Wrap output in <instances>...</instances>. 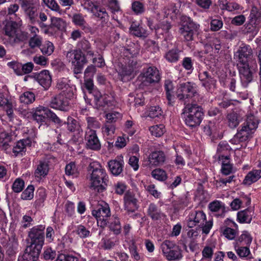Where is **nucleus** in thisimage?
<instances>
[{"label":"nucleus","mask_w":261,"mask_h":261,"mask_svg":"<svg viewBox=\"0 0 261 261\" xmlns=\"http://www.w3.org/2000/svg\"><path fill=\"white\" fill-rule=\"evenodd\" d=\"M198 78L202 86L208 92L212 93L216 89L217 81L208 71L200 70L198 72Z\"/></svg>","instance_id":"17"},{"label":"nucleus","mask_w":261,"mask_h":261,"mask_svg":"<svg viewBox=\"0 0 261 261\" xmlns=\"http://www.w3.org/2000/svg\"><path fill=\"white\" fill-rule=\"evenodd\" d=\"M163 111L161 108L159 106H151L149 107L148 111L147 116L151 118L160 117L163 116Z\"/></svg>","instance_id":"59"},{"label":"nucleus","mask_w":261,"mask_h":261,"mask_svg":"<svg viewBox=\"0 0 261 261\" xmlns=\"http://www.w3.org/2000/svg\"><path fill=\"white\" fill-rule=\"evenodd\" d=\"M56 256L57 252L55 250L51 247H46L44 249L41 258L45 260H53L55 259Z\"/></svg>","instance_id":"58"},{"label":"nucleus","mask_w":261,"mask_h":261,"mask_svg":"<svg viewBox=\"0 0 261 261\" xmlns=\"http://www.w3.org/2000/svg\"><path fill=\"white\" fill-rule=\"evenodd\" d=\"M83 5L85 9L91 12L95 17L101 20L102 25L107 23L109 16L106 9L101 6L99 3L86 1Z\"/></svg>","instance_id":"13"},{"label":"nucleus","mask_w":261,"mask_h":261,"mask_svg":"<svg viewBox=\"0 0 261 261\" xmlns=\"http://www.w3.org/2000/svg\"><path fill=\"white\" fill-rule=\"evenodd\" d=\"M234 248L237 255L240 258L246 259H249L253 258L250 250V247L234 244Z\"/></svg>","instance_id":"41"},{"label":"nucleus","mask_w":261,"mask_h":261,"mask_svg":"<svg viewBox=\"0 0 261 261\" xmlns=\"http://www.w3.org/2000/svg\"><path fill=\"white\" fill-rule=\"evenodd\" d=\"M140 51L139 45L133 42H130L124 47L123 54L126 58L125 61H132V60H137L136 57Z\"/></svg>","instance_id":"23"},{"label":"nucleus","mask_w":261,"mask_h":261,"mask_svg":"<svg viewBox=\"0 0 261 261\" xmlns=\"http://www.w3.org/2000/svg\"><path fill=\"white\" fill-rule=\"evenodd\" d=\"M199 27L200 25L191 17L186 15L181 16L178 32L182 41L191 49L195 48Z\"/></svg>","instance_id":"3"},{"label":"nucleus","mask_w":261,"mask_h":261,"mask_svg":"<svg viewBox=\"0 0 261 261\" xmlns=\"http://www.w3.org/2000/svg\"><path fill=\"white\" fill-rule=\"evenodd\" d=\"M124 162L123 160H111L108 162V166L111 173L115 175H119L123 171Z\"/></svg>","instance_id":"39"},{"label":"nucleus","mask_w":261,"mask_h":261,"mask_svg":"<svg viewBox=\"0 0 261 261\" xmlns=\"http://www.w3.org/2000/svg\"><path fill=\"white\" fill-rule=\"evenodd\" d=\"M125 65H123L120 71V75L122 76V80H124V78L127 76H130L134 71L136 68L137 61V60H132V61H125Z\"/></svg>","instance_id":"38"},{"label":"nucleus","mask_w":261,"mask_h":261,"mask_svg":"<svg viewBox=\"0 0 261 261\" xmlns=\"http://www.w3.org/2000/svg\"><path fill=\"white\" fill-rule=\"evenodd\" d=\"M129 31L132 34L139 38L144 39L148 36L147 30L140 24L134 22L131 24Z\"/></svg>","instance_id":"40"},{"label":"nucleus","mask_w":261,"mask_h":261,"mask_svg":"<svg viewBox=\"0 0 261 261\" xmlns=\"http://www.w3.org/2000/svg\"><path fill=\"white\" fill-rule=\"evenodd\" d=\"M67 92H61L51 97L49 106L51 108L63 112H67L71 108V100L74 97L73 92L68 89Z\"/></svg>","instance_id":"9"},{"label":"nucleus","mask_w":261,"mask_h":261,"mask_svg":"<svg viewBox=\"0 0 261 261\" xmlns=\"http://www.w3.org/2000/svg\"><path fill=\"white\" fill-rule=\"evenodd\" d=\"M32 139L29 137L17 141L13 148V152L15 156H23L25 154L27 147L32 145Z\"/></svg>","instance_id":"25"},{"label":"nucleus","mask_w":261,"mask_h":261,"mask_svg":"<svg viewBox=\"0 0 261 261\" xmlns=\"http://www.w3.org/2000/svg\"><path fill=\"white\" fill-rule=\"evenodd\" d=\"M23 11L29 18L30 22L32 24H35L37 21L38 15L37 7L34 5Z\"/></svg>","instance_id":"51"},{"label":"nucleus","mask_w":261,"mask_h":261,"mask_svg":"<svg viewBox=\"0 0 261 261\" xmlns=\"http://www.w3.org/2000/svg\"><path fill=\"white\" fill-rule=\"evenodd\" d=\"M261 28V12L256 7L253 6L250 11L248 20L242 29L244 35H249L254 38Z\"/></svg>","instance_id":"8"},{"label":"nucleus","mask_w":261,"mask_h":261,"mask_svg":"<svg viewBox=\"0 0 261 261\" xmlns=\"http://www.w3.org/2000/svg\"><path fill=\"white\" fill-rule=\"evenodd\" d=\"M46 190L44 188H38L36 192V200L34 202L36 208H40L43 206V203L46 198Z\"/></svg>","instance_id":"44"},{"label":"nucleus","mask_w":261,"mask_h":261,"mask_svg":"<svg viewBox=\"0 0 261 261\" xmlns=\"http://www.w3.org/2000/svg\"><path fill=\"white\" fill-rule=\"evenodd\" d=\"M108 227L114 234L116 236L119 234L121 232L120 219L118 217H113L109 223Z\"/></svg>","instance_id":"46"},{"label":"nucleus","mask_w":261,"mask_h":261,"mask_svg":"<svg viewBox=\"0 0 261 261\" xmlns=\"http://www.w3.org/2000/svg\"><path fill=\"white\" fill-rule=\"evenodd\" d=\"M218 160L222 161L221 171L225 175H229L232 170V165L230 164V158L229 155L224 154H219Z\"/></svg>","instance_id":"34"},{"label":"nucleus","mask_w":261,"mask_h":261,"mask_svg":"<svg viewBox=\"0 0 261 261\" xmlns=\"http://www.w3.org/2000/svg\"><path fill=\"white\" fill-rule=\"evenodd\" d=\"M131 9L136 15H142L146 11L145 4L139 1H135L132 2Z\"/></svg>","instance_id":"48"},{"label":"nucleus","mask_w":261,"mask_h":261,"mask_svg":"<svg viewBox=\"0 0 261 261\" xmlns=\"http://www.w3.org/2000/svg\"><path fill=\"white\" fill-rule=\"evenodd\" d=\"M0 107L7 110L13 108L12 102L8 99L7 94L0 90Z\"/></svg>","instance_id":"52"},{"label":"nucleus","mask_w":261,"mask_h":261,"mask_svg":"<svg viewBox=\"0 0 261 261\" xmlns=\"http://www.w3.org/2000/svg\"><path fill=\"white\" fill-rule=\"evenodd\" d=\"M42 43V37L40 36H33L29 40V46L31 49L40 48Z\"/></svg>","instance_id":"64"},{"label":"nucleus","mask_w":261,"mask_h":261,"mask_svg":"<svg viewBox=\"0 0 261 261\" xmlns=\"http://www.w3.org/2000/svg\"><path fill=\"white\" fill-rule=\"evenodd\" d=\"M167 105L174 106L177 98V86L175 87L174 82L170 80H166L163 85Z\"/></svg>","instance_id":"15"},{"label":"nucleus","mask_w":261,"mask_h":261,"mask_svg":"<svg viewBox=\"0 0 261 261\" xmlns=\"http://www.w3.org/2000/svg\"><path fill=\"white\" fill-rule=\"evenodd\" d=\"M24 181L22 178H17L12 185V190L13 192L19 193L22 191L24 188Z\"/></svg>","instance_id":"60"},{"label":"nucleus","mask_w":261,"mask_h":261,"mask_svg":"<svg viewBox=\"0 0 261 261\" xmlns=\"http://www.w3.org/2000/svg\"><path fill=\"white\" fill-rule=\"evenodd\" d=\"M94 102L97 109H102L111 105L112 98L108 95H102L98 90H95Z\"/></svg>","instance_id":"24"},{"label":"nucleus","mask_w":261,"mask_h":261,"mask_svg":"<svg viewBox=\"0 0 261 261\" xmlns=\"http://www.w3.org/2000/svg\"><path fill=\"white\" fill-rule=\"evenodd\" d=\"M213 226V220L212 218L202 223L201 225L199 224L195 228L190 229L187 232V236L189 238H196L199 233L200 230L202 233L205 236L207 235Z\"/></svg>","instance_id":"19"},{"label":"nucleus","mask_w":261,"mask_h":261,"mask_svg":"<svg viewBox=\"0 0 261 261\" xmlns=\"http://www.w3.org/2000/svg\"><path fill=\"white\" fill-rule=\"evenodd\" d=\"M151 176L160 181H165L168 178L166 172L161 168L153 170L151 173Z\"/></svg>","instance_id":"54"},{"label":"nucleus","mask_w":261,"mask_h":261,"mask_svg":"<svg viewBox=\"0 0 261 261\" xmlns=\"http://www.w3.org/2000/svg\"><path fill=\"white\" fill-rule=\"evenodd\" d=\"M208 208L212 212L218 213V216L223 217L226 212L225 205L223 202L215 200L208 204Z\"/></svg>","instance_id":"35"},{"label":"nucleus","mask_w":261,"mask_h":261,"mask_svg":"<svg viewBox=\"0 0 261 261\" xmlns=\"http://www.w3.org/2000/svg\"><path fill=\"white\" fill-rule=\"evenodd\" d=\"M198 95L197 86L193 82H187L177 85V98L181 102L185 103Z\"/></svg>","instance_id":"11"},{"label":"nucleus","mask_w":261,"mask_h":261,"mask_svg":"<svg viewBox=\"0 0 261 261\" xmlns=\"http://www.w3.org/2000/svg\"><path fill=\"white\" fill-rule=\"evenodd\" d=\"M85 141L87 149L93 151H98L101 149V143L96 130L89 129L86 130Z\"/></svg>","instance_id":"16"},{"label":"nucleus","mask_w":261,"mask_h":261,"mask_svg":"<svg viewBox=\"0 0 261 261\" xmlns=\"http://www.w3.org/2000/svg\"><path fill=\"white\" fill-rule=\"evenodd\" d=\"M6 115L7 116L8 124L10 127L11 131L15 133L18 130L21 125V120L14 115L13 108L7 110Z\"/></svg>","instance_id":"26"},{"label":"nucleus","mask_w":261,"mask_h":261,"mask_svg":"<svg viewBox=\"0 0 261 261\" xmlns=\"http://www.w3.org/2000/svg\"><path fill=\"white\" fill-rule=\"evenodd\" d=\"M160 247L163 255L168 260H179L183 256L181 249L174 241L166 240L162 243Z\"/></svg>","instance_id":"12"},{"label":"nucleus","mask_w":261,"mask_h":261,"mask_svg":"<svg viewBox=\"0 0 261 261\" xmlns=\"http://www.w3.org/2000/svg\"><path fill=\"white\" fill-rule=\"evenodd\" d=\"M18 29V24L15 21H9L6 22L4 31L5 35L9 37H14Z\"/></svg>","instance_id":"47"},{"label":"nucleus","mask_w":261,"mask_h":261,"mask_svg":"<svg viewBox=\"0 0 261 261\" xmlns=\"http://www.w3.org/2000/svg\"><path fill=\"white\" fill-rule=\"evenodd\" d=\"M72 22L77 27L81 28L85 32H89L90 27L85 20L83 14L81 13H75L71 18Z\"/></svg>","instance_id":"30"},{"label":"nucleus","mask_w":261,"mask_h":261,"mask_svg":"<svg viewBox=\"0 0 261 261\" xmlns=\"http://www.w3.org/2000/svg\"><path fill=\"white\" fill-rule=\"evenodd\" d=\"M45 225H38L28 232V242L26 247L41 253L45 241Z\"/></svg>","instance_id":"7"},{"label":"nucleus","mask_w":261,"mask_h":261,"mask_svg":"<svg viewBox=\"0 0 261 261\" xmlns=\"http://www.w3.org/2000/svg\"><path fill=\"white\" fill-rule=\"evenodd\" d=\"M141 74L143 82L147 84L157 83L161 80L159 71L155 66H149L144 68Z\"/></svg>","instance_id":"18"},{"label":"nucleus","mask_w":261,"mask_h":261,"mask_svg":"<svg viewBox=\"0 0 261 261\" xmlns=\"http://www.w3.org/2000/svg\"><path fill=\"white\" fill-rule=\"evenodd\" d=\"M181 64L183 68L188 71V73H191L193 72L194 66L193 60L192 59V58L189 57H185L181 61Z\"/></svg>","instance_id":"63"},{"label":"nucleus","mask_w":261,"mask_h":261,"mask_svg":"<svg viewBox=\"0 0 261 261\" xmlns=\"http://www.w3.org/2000/svg\"><path fill=\"white\" fill-rule=\"evenodd\" d=\"M147 216L154 222H161L166 218V215L154 203H150L147 210Z\"/></svg>","instance_id":"20"},{"label":"nucleus","mask_w":261,"mask_h":261,"mask_svg":"<svg viewBox=\"0 0 261 261\" xmlns=\"http://www.w3.org/2000/svg\"><path fill=\"white\" fill-rule=\"evenodd\" d=\"M253 214L254 210L251 207H247L237 213V220L241 224H250L252 220Z\"/></svg>","instance_id":"28"},{"label":"nucleus","mask_w":261,"mask_h":261,"mask_svg":"<svg viewBox=\"0 0 261 261\" xmlns=\"http://www.w3.org/2000/svg\"><path fill=\"white\" fill-rule=\"evenodd\" d=\"M75 232L82 239H85L90 236V231L82 224L75 227Z\"/></svg>","instance_id":"62"},{"label":"nucleus","mask_w":261,"mask_h":261,"mask_svg":"<svg viewBox=\"0 0 261 261\" xmlns=\"http://www.w3.org/2000/svg\"><path fill=\"white\" fill-rule=\"evenodd\" d=\"M40 252L26 247L22 255H19L17 261H38Z\"/></svg>","instance_id":"32"},{"label":"nucleus","mask_w":261,"mask_h":261,"mask_svg":"<svg viewBox=\"0 0 261 261\" xmlns=\"http://www.w3.org/2000/svg\"><path fill=\"white\" fill-rule=\"evenodd\" d=\"M190 219H194L198 225L199 224L201 225L206 221V217L202 211H195L190 213Z\"/></svg>","instance_id":"49"},{"label":"nucleus","mask_w":261,"mask_h":261,"mask_svg":"<svg viewBox=\"0 0 261 261\" xmlns=\"http://www.w3.org/2000/svg\"><path fill=\"white\" fill-rule=\"evenodd\" d=\"M92 215L95 218H108L111 216L110 207L106 202L98 204L92 211Z\"/></svg>","instance_id":"27"},{"label":"nucleus","mask_w":261,"mask_h":261,"mask_svg":"<svg viewBox=\"0 0 261 261\" xmlns=\"http://www.w3.org/2000/svg\"><path fill=\"white\" fill-rule=\"evenodd\" d=\"M12 137L9 133L3 132L0 134V151L7 150L10 148L9 143L11 142Z\"/></svg>","instance_id":"42"},{"label":"nucleus","mask_w":261,"mask_h":261,"mask_svg":"<svg viewBox=\"0 0 261 261\" xmlns=\"http://www.w3.org/2000/svg\"><path fill=\"white\" fill-rule=\"evenodd\" d=\"M182 53L183 51L177 47H174L168 50L165 53L164 58L169 63H177L179 60L180 55Z\"/></svg>","instance_id":"33"},{"label":"nucleus","mask_w":261,"mask_h":261,"mask_svg":"<svg viewBox=\"0 0 261 261\" xmlns=\"http://www.w3.org/2000/svg\"><path fill=\"white\" fill-rule=\"evenodd\" d=\"M118 242L116 237H105L101 239V247L105 250H110L113 248Z\"/></svg>","instance_id":"43"},{"label":"nucleus","mask_w":261,"mask_h":261,"mask_svg":"<svg viewBox=\"0 0 261 261\" xmlns=\"http://www.w3.org/2000/svg\"><path fill=\"white\" fill-rule=\"evenodd\" d=\"M90 174V188L98 193L103 192L107 186L108 176L105 169L97 162H93L89 166Z\"/></svg>","instance_id":"6"},{"label":"nucleus","mask_w":261,"mask_h":261,"mask_svg":"<svg viewBox=\"0 0 261 261\" xmlns=\"http://www.w3.org/2000/svg\"><path fill=\"white\" fill-rule=\"evenodd\" d=\"M66 58L69 62L71 64V68L74 74L82 73L84 66L88 61L85 54L80 50L73 49L68 51Z\"/></svg>","instance_id":"10"},{"label":"nucleus","mask_w":261,"mask_h":261,"mask_svg":"<svg viewBox=\"0 0 261 261\" xmlns=\"http://www.w3.org/2000/svg\"><path fill=\"white\" fill-rule=\"evenodd\" d=\"M182 118L186 125L193 131L197 130L204 118L202 107L196 103H188L182 109Z\"/></svg>","instance_id":"5"},{"label":"nucleus","mask_w":261,"mask_h":261,"mask_svg":"<svg viewBox=\"0 0 261 261\" xmlns=\"http://www.w3.org/2000/svg\"><path fill=\"white\" fill-rule=\"evenodd\" d=\"M228 126L231 128H236L239 124L238 114L234 112L228 114L227 116Z\"/></svg>","instance_id":"55"},{"label":"nucleus","mask_w":261,"mask_h":261,"mask_svg":"<svg viewBox=\"0 0 261 261\" xmlns=\"http://www.w3.org/2000/svg\"><path fill=\"white\" fill-rule=\"evenodd\" d=\"M190 198L186 194L179 196L174 202V209L179 210L187 207L190 203Z\"/></svg>","instance_id":"45"},{"label":"nucleus","mask_w":261,"mask_h":261,"mask_svg":"<svg viewBox=\"0 0 261 261\" xmlns=\"http://www.w3.org/2000/svg\"><path fill=\"white\" fill-rule=\"evenodd\" d=\"M87 126L86 130L89 129H95L100 127V123L95 117H86Z\"/></svg>","instance_id":"61"},{"label":"nucleus","mask_w":261,"mask_h":261,"mask_svg":"<svg viewBox=\"0 0 261 261\" xmlns=\"http://www.w3.org/2000/svg\"><path fill=\"white\" fill-rule=\"evenodd\" d=\"M33 77L45 90H48L51 86L52 78L47 70H43L39 73H34Z\"/></svg>","instance_id":"22"},{"label":"nucleus","mask_w":261,"mask_h":261,"mask_svg":"<svg viewBox=\"0 0 261 261\" xmlns=\"http://www.w3.org/2000/svg\"><path fill=\"white\" fill-rule=\"evenodd\" d=\"M48 172V162L46 161H40L35 171L34 175L36 178L41 180L47 175Z\"/></svg>","instance_id":"31"},{"label":"nucleus","mask_w":261,"mask_h":261,"mask_svg":"<svg viewBox=\"0 0 261 261\" xmlns=\"http://www.w3.org/2000/svg\"><path fill=\"white\" fill-rule=\"evenodd\" d=\"M259 120L254 115H247L245 122L239 128L237 133L230 139V142L234 145L248 142L253 137V134L258 127Z\"/></svg>","instance_id":"4"},{"label":"nucleus","mask_w":261,"mask_h":261,"mask_svg":"<svg viewBox=\"0 0 261 261\" xmlns=\"http://www.w3.org/2000/svg\"><path fill=\"white\" fill-rule=\"evenodd\" d=\"M252 240L253 237L250 232L247 230H243L241 234L236 239L234 244L250 247Z\"/></svg>","instance_id":"37"},{"label":"nucleus","mask_w":261,"mask_h":261,"mask_svg":"<svg viewBox=\"0 0 261 261\" xmlns=\"http://www.w3.org/2000/svg\"><path fill=\"white\" fill-rule=\"evenodd\" d=\"M33 119L40 125H48V120L54 123L57 128L65 126L69 133H74L80 127L79 122L72 117L68 116L66 121L60 118L57 114L48 108L43 106L36 107L33 114Z\"/></svg>","instance_id":"2"},{"label":"nucleus","mask_w":261,"mask_h":261,"mask_svg":"<svg viewBox=\"0 0 261 261\" xmlns=\"http://www.w3.org/2000/svg\"><path fill=\"white\" fill-rule=\"evenodd\" d=\"M149 131L152 136L161 137L165 133L166 128L164 124H160L150 127Z\"/></svg>","instance_id":"56"},{"label":"nucleus","mask_w":261,"mask_h":261,"mask_svg":"<svg viewBox=\"0 0 261 261\" xmlns=\"http://www.w3.org/2000/svg\"><path fill=\"white\" fill-rule=\"evenodd\" d=\"M124 205L125 210L128 212H135L138 210L139 205L138 200L135 194L129 191H127L124 195Z\"/></svg>","instance_id":"21"},{"label":"nucleus","mask_w":261,"mask_h":261,"mask_svg":"<svg viewBox=\"0 0 261 261\" xmlns=\"http://www.w3.org/2000/svg\"><path fill=\"white\" fill-rule=\"evenodd\" d=\"M35 188L33 185H29L27 188L22 191L20 198L24 200H30L34 198Z\"/></svg>","instance_id":"57"},{"label":"nucleus","mask_w":261,"mask_h":261,"mask_svg":"<svg viewBox=\"0 0 261 261\" xmlns=\"http://www.w3.org/2000/svg\"><path fill=\"white\" fill-rule=\"evenodd\" d=\"M166 156L165 152L162 150L152 151L147 159L144 161L143 167L149 168L162 166L165 162Z\"/></svg>","instance_id":"14"},{"label":"nucleus","mask_w":261,"mask_h":261,"mask_svg":"<svg viewBox=\"0 0 261 261\" xmlns=\"http://www.w3.org/2000/svg\"><path fill=\"white\" fill-rule=\"evenodd\" d=\"M261 178V170L253 169L249 171L245 176L243 184L250 186L252 184L256 182Z\"/></svg>","instance_id":"36"},{"label":"nucleus","mask_w":261,"mask_h":261,"mask_svg":"<svg viewBox=\"0 0 261 261\" xmlns=\"http://www.w3.org/2000/svg\"><path fill=\"white\" fill-rule=\"evenodd\" d=\"M35 99V94L33 92L29 91L23 92L19 97L20 102L27 105L32 103Z\"/></svg>","instance_id":"50"},{"label":"nucleus","mask_w":261,"mask_h":261,"mask_svg":"<svg viewBox=\"0 0 261 261\" xmlns=\"http://www.w3.org/2000/svg\"><path fill=\"white\" fill-rule=\"evenodd\" d=\"M252 49L249 45L242 43L234 54L237 62L241 83L244 88L248 87L256 75L258 68L252 58Z\"/></svg>","instance_id":"1"},{"label":"nucleus","mask_w":261,"mask_h":261,"mask_svg":"<svg viewBox=\"0 0 261 261\" xmlns=\"http://www.w3.org/2000/svg\"><path fill=\"white\" fill-rule=\"evenodd\" d=\"M40 49L43 55L48 56L54 52L55 46L51 42L45 41L42 43Z\"/></svg>","instance_id":"53"},{"label":"nucleus","mask_w":261,"mask_h":261,"mask_svg":"<svg viewBox=\"0 0 261 261\" xmlns=\"http://www.w3.org/2000/svg\"><path fill=\"white\" fill-rule=\"evenodd\" d=\"M77 49H76V50H80L88 58L93 57L95 56L91 44L88 40L85 38L79 41L77 44Z\"/></svg>","instance_id":"29"}]
</instances>
